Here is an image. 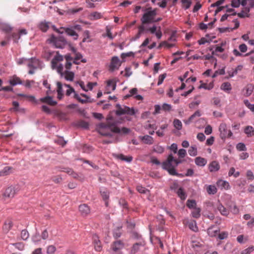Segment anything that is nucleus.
<instances>
[{
	"label": "nucleus",
	"mask_w": 254,
	"mask_h": 254,
	"mask_svg": "<svg viewBox=\"0 0 254 254\" xmlns=\"http://www.w3.org/2000/svg\"><path fill=\"white\" fill-rule=\"evenodd\" d=\"M129 128L127 127H122L120 129L119 127H116L114 124L108 123L107 124L101 123L99 126V132L102 135L110 136L111 135L112 132L120 133L122 132L124 134H127L129 132Z\"/></svg>",
	"instance_id": "nucleus-1"
},
{
	"label": "nucleus",
	"mask_w": 254,
	"mask_h": 254,
	"mask_svg": "<svg viewBox=\"0 0 254 254\" xmlns=\"http://www.w3.org/2000/svg\"><path fill=\"white\" fill-rule=\"evenodd\" d=\"M181 161L178 159H174L172 154H170L166 161L162 163V167L164 169L168 171L169 173L173 176H179L176 172L175 167L177 166Z\"/></svg>",
	"instance_id": "nucleus-2"
},
{
	"label": "nucleus",
	"mask_w": 254,
	"mask_h": 254,
	"mask_svg": "<svg viewBox=\"0 0 254 254\" xmlns=\"http://www.w3.org/2000/svg\"><path fill=\"white\" fill-rule=\"evenodd\" d=\"M157 14V8L152 10L151 7L146 9V11L143 14L141 19V24L145 26V24L153 23L154 21V18Z\"/></svg>",
	"instance_id": "nucleus-3"
},
{
	"label": "nucleus",
	"mask_w": 254,
	"mask_h": 254,
	"mask_svg": "<svg viewBox=\"0 0 254 254\" xmlns=\"http://www.w3.org/2000/svg\"><path fill=\"white\" fill-rule=\"evenodd\" d=\"M64 60V57L63 56L59 54V53L57 52L56 55L54 57L53 59L52 60L51 64L52 68L53 69H56L57 72L61 74V76H63L64 72L63 69L64 67L63 64H59L58 65V63L59 62L63 61Z\"/></svg>",
	"instance_id": "nucleus-4"
},
{
	"label": "nucleus",
	"mask_w": 254,
	"mask_h": 254,
	"mask_svg": "<svg viewBox=\"0 0 254 254\" xmlns=\"http://www.w3.org/2000/svg\"><path fill=\"white\" fill-rule=\"evenodd\" d=\"M219 131L220 137L223 140L230 137L233 134L232 131L227 128V125L225 123L220 124L219 127Z\"/></svg>",
	"instance_id": "nucleus-5"
},
{
	"label": "nucleus",
	"mask_w": 254,
	"mask_h": 254,
	"mask_svg": "<svg viewBox=\"0 0 254 254\" xmlns=\"http://www.w3.org/2000/svg\"><path fill=\"white\" fill-rule=\"evenodd\" d=\"M116 114L118 115H133L135 114L133 108H130L127 106H123L122 107L119 104L116 105Z\"/></svg>",
	"instance_id": "nucleus-6"
},
{
	"label": "nucleus",
	"mask_w": 254,
	"mask_h": 254,
	"mask_svg": "<svg viewBox=\"0 0 254 254\" xmlns=\"http://www.w3.org/2000/svg\"><path fill=\"white\" fill-rule=\"evenodd\" d=\"M49 40L50 43L58 48H63L66 43L64 38L62 36L56 37L54 36H52Z\"/></svg>",
	"instance_id": "nucleus-7"
},
{
	"label": "nucleus",
	"mask_w": 254,
	"mask_h": 254,
	"mask_svg": "<svg viewBox=\"0 0 254 254\" xmlns=\"http://www.w3.org/2000/svg\"><path fill=\"white\" fill-rule=\"evenodd\" d=\"M18 191V187L10 186L5 190L3 193V196L7 198H12Z\"/></svg>",
	"instance_id": "nucleus-8"
},
{
	"label": "nucleus",
	"mask_w": 254,
	"mask_h": 254,
	"mask_svg": "<svg viewBox=\"0 0 254 254\" xmlns=\"http://www.w3.org/2000/svg\"><path fill=\"white\" fill-rule=\"evenodd\" d=\"M121 65V63L120 61L119 58L117 56H114L112 58L111 64L110 65V70L114 71L117 69Z\"/></svg>",
	"instance_id": "nucleus-9"
},
{
	"label": "nucleus",
	"mask_w": 254,
	"mask_h": 254,
	"mask_svg": "<svg viewBox=\"0 0 254 254\" xmlns=\"http://www.w3.org/2000/svg\"><path fill=\"white\" fill-rule=\"evenodd\" d=\"M124 244L121 241H117L112 245V250L117 254H121L120 251L124 248Z\"/></svg>",
	"instance_id": "nucleus-10"
},
{
	"label": "nucleus",
	"mask_w": 254,
	"mask_h": 254,
	"mask_svg": "<svg viewBox=\"0 0 254 254\" xmlns=\"http://www.w3.org/2000/svg\"><path fill=\"white\" fill-rule=\"evenodd\" d=\"M113 156L117 159L125 161L127 163L131 162L133 160V157L131 156H125L123 154H114Z\"/></svg>",
	"instance_id": "nucleus-11"
},
{
	"label": "nucleus",
	"mask_w": 254,
	"mask_h": 254,
	"mask_svg": "<svg viewBox=\"0 0 254 254\" xmlns=\"http://www.w3.org/2000/svg\"><path fill=\"white\" fill-rule=\"evenodd\" d=\"M40 101L42 103H46L50 106H55L57 105V102L54 101L51 96H47L45 97L40 99Z\"/></svg>",
	"instance_id": "nucleus-12"
},
{
	"label": "nucleus",
	"mask_w": 254,
	"mask_h": 254,
	"mask_svg": "<svg viewBox=\"0 0 254 254\" xmlns=\"http://www.w3.org/2000/svg\"><path fill=\"white\" fill-rule=\"evenodd\" d=\"M79 210L83 216H86L90 212L89 206L86 204H81L79 206Z\"/></svg>",
	"instance_id": "nucleus-13"
},
{
	"label": "nucleus",
	"mask_w": 254,
	"mask_h": 254,
	"mask_svg": "<svg viewBox=\"0 0 254 254\" xmlns=\"http://www.w3.org/2000/svg\"><path fill=\"white\" fill-rule=\"evenodd\" d=\"M138 31L135 36L132 38V41H136L138 39L141 34H142L145 31V26L143 25H140L138 27Z\"/></svg>",
	"instance_id": "nucleus-14"
},
{
	"label": "nucleus",
	"mask_w": 254,
	"mask_h": 254,
	"mask_svg": "<svg viewBox=\"0 0 254 254\" xmlns=\"http://www.w3.org/2000/svg\"><path fill=\"white\" fill-rule=\"evenodd\" d=\"M144 246V242H139L134 244L131 250V253L134 254L137 253L141 248H143Z\"/></svg>",
	"instance_id": "nucleus-15"
},
{
	"label": "nucleus",
	"mask_w": 254,
	"mask_h": 254,
	"mask_svg": "<svg viewBox=\"0 0 254 254\" xmlns=\"http://www.w3.org/2000/svg\"><path fill=\"white\" fill-rule=\"evenodd\" d=\"M220 169V165L218 162L214 161L210 163L209 170L210 172H216Z\"/></svg>",
	"instance_id": "nucleus-16"
},
{
	"label": "nucleus",
	"mask_w": 254,
	"mask_h": 254,
	"mask_svg": "<svg viewBox=\"0 0 254 254\" xmlns=\"http://www.w3.org/2000/svg\"><path fill=\"white\" fill-rule=\"evenodd\" d=\"M13 226L12 221L10 219L6 220L3 226V230L5 232H8Z\"/></svg>",
	"instance_id": "nucleus-17"
},
{
	"label": "nucleus",
	"mask_w": 254,
	"mask_h": 254,
	"mask_svg": "<svg viewBox=\"0 0 254 254\" xmlns=\"http://www.w3.org/2000/svg\"><path fill=\"white\" fill-rule=\"evenodd\" d=\"M13 172V168L11 167L6 166L0 171V176L8 175Z\"/></svg>",
	"instance_id": "nucleus-18"
},
{
	"label": "nucleus",
	"mask_w": 254,
	"mask_h": 254,
	"mask_svg": "<svg viewBox=\"0 0 254 254\" xmlns=\"http://www.w3.org/2000/svg\"><path fill=\"white\" fill-rule=\"evenodd\" d=\"M195 163L199 166H204L207 163V160L204 158L201 157H197L195 159Z\"/></svg>",
	"instance_id": "nucleus-19"
},
{
	"label": "nucleus",
	"mask_w": 254,
	"mask_h": 254,
	"mask_svg": "<svg viewBox=\"0 0 254 254\" xmlns=\"http://www.w3.org/2000/svg\"><path fill=\"white\" fill-rule=\"evenodd\" d=\"M64 78L68 81H73L74 77V73L72 71H69L67 70H65L64 72Z\"/></svg>",
	"instance_id": "nucleus-20"
},
{
	"label": "nucleus",
	"mask_w": 254,
	"mask_h": 254,
	"mask_svg": "<svg viewBox=\"0 0 254 254\" xmlns=\"http://www.w3.org/2000/svg\"><path fill=\"white\" fill-rule=\"evenodd\" d=\"M94 249L96 251L101 252L102 250V247L101 242L98 240L97 237H95L93 241Z\"/></svg>",
	"instance_id": "nucleus-21"
},
{
	"label": "nucleus",
	"mask_w": 254,
	"mask_h": 254,
	"mask_svg": "<svg viewBox=\"0 0 254 254\" xmlns=\"http://www.w3.org/2000/svg\"><path fill=\"white\" fill-rule=\"evenodd\" d=\"M217 208L221 215L227 216L229 214V210L222 205V204L219 203L217 205Z\"/></svg>",
	"instance_id": "nucleus-22"
},
{
	"label": "nucleus",
	"mask_w": 254,
	"mask_h": 254,
	"mask_svg": "<svg viewBox=\"0 0 254 254\" xmlns=\"http://www.w3.org/2000/svg\"><path fill=\"white\" fill-rule=\"evenodd\" d=\"M57 93H58V98L60 100L63 98L64 96L63 90L62 87V84L60 82H57Z\"/></svg>",
	"instance_id": "nucleus-23"
},
{
	"label": "nucleus",
	"mask_w": 254,
	"mask_h": 254,
	"mask_svg": "<svg viewBox=\"0 0 254 254\" xmlns=\"http://www.w3.org/2000/svg\"><path fill=\"white\" fill-rule=\"evenodd\" d=\"M9 83L12 86H15L17 84H22V81L20 79L16 76H13L10 80Z\"/></svg>",
	"instance_id": "nucleus-24"
},
{
	"label": "nucleus",
	"mask_w": 254,
	"mask_h": 254,
	"mask_svg": "<svg viewBox=\"0 0 254 254\" xmlns=\"http://www.w3.org/2000/svg\"><path fill=\"white\" fill-rule=\"evenodd\" d=\"M244 132L248 137L254 136V128L252 126H247L245 128Z\"/></svg>",
	"instance_id": "nucleus-25"
},
{
	"label": "nucleus",
	"mask_w": 254,
	"mask_h": 254,
	"mask_svg": "<svg viewBox=\"0 0 254 254\" xmlns=\"http://www.w3.org/2000/svg\"><path fill=\"white\" fill-rule=\"evenodd\" d=\"M65 33L68 35L72 36L74 40H76L78 38V34L72 28H66L65 29Z\"/></svg>",
	"instance_id": "nucleus-26"
},
{
	"label": "nucleus",
	"mask_w": 254,
	"mask_h": 254,
	"mask_svg": "<svg viewBox=\"0 0 254 254\" xmlns=\"http://www.w3.org/2000/svg\"><path fill=\"white\" fill-rule=\"evenodd\" d=\"M102 17V15L101 13L96 11L91 13L89 15V19L91 20H96L101 18Z\"/></svg>",
	"instance_id": "nucleus-27"
},
{
	"label": "nucleus",
	"mask_w": 254,
	"mask_h": 254,
	"mask_svg": "<svg viewBox=\"0 0 254 254\" xmlns=\"http://www.w3.org/2000/svg\"><path fill=\"white\" fill-rule=\"evenodd\" d=\"M217 185L220 187L221 189L228 190L230 188V185L228 182L223 180H219L217 182Z\"/></svg>",
	"instance_id": "nucleus-28"
},
{
	"label": "nucleus",
	"mask_w": 254,
	"mask_h": 254,
	"mask_svg": "<svg viewBox=\"0 0 254 254\" xmlns=\"http://www.w3.org/2000/svg\"><path fill=\"white\" fill-rule=\"evenodd\" d=\"M39 65V61L36 59H32L28 63V66L30 68L36 69Z\"/></svg>",
	"instance_id": "nucleus-29"
},
{
	"label": "nucleus",
	"mask_w": 254,
	"mask_h": 254,
	"mask_svg": "<svg viewBox=\"0 0 254 254\" xmlns=\"http://www.w3.org/2000/svg\"><path fill=\"white\" fill-rule=\"evenodd\" d=\"M141 140L147 144H152L153 143V138L151 136L146 135L141 137Z\"/></svg>",
	"instance_id": "nucleus-30"
},
{
	"label": "nucleus",
	"mask_w": 254,
	"mask_h": 254,
	"mask_svg": "<svg viewBox=\"0 0 254 254\" xmlns=\"http://www.w3.org/2000/svg\"><path fill=\"white\" fill-rule=\"evenodd\" d=\"M39 28L43 32H46L49 28V23L45 21L41 22L39 25Z\"/></svg>",
	"instance_id": "nucleus-31"
},
{
	"label": "nucleus",
	"mask_w": 254,
	"mask_h": 254,
	"mask_svg": "<svg viewBox=\"0 0 254 254\" xmlns=\"http://www.w3.org/2000/svg\"><path fill=\"white\" fill-rule=\"evenodd\" d=\"M17 96L18 97H23L24 98L31 102H36L35 97L32 95H29L24 94H18Z\"/></svg>",
	"instance_id": "nucleus-32"
},
{
	"label": "nucleus",
	"mask_w": 254,
	"mask_h": 254,
	"mask_svg": "<svg viewBox=\"0 0 254 254\" xmlns=\"http://www.w3.org/2000/svg\"><path fill=\"white\" fill-rule=\"evenodd\" d=\"M206 190L209 194H214L217 192V189L214 185L207 186Z\"/></svg>",
	"instance_id": "nucleus-33"
},
{
	"label": "nucleus",
	"mask_w": 254,
	"mask_h": 254,
	"mask_svg": "<svg viewBox=\"0 0 254 254\" xmlns=\"http://www.w3.org/2000/svg\"><path fill=\"white\" fill-rule=\"evenodd\" d=\"M173 126L174 127L178 130H180L182 128L183 125L180 120L175 119L173 121Z\"/></svg>",
	"instance_id": "nucleus-34"
},
{
	"label": "nucleus",
	"mask_w": 254,
	"mask_h": 254,
	"mask_svg": "<svg viewBox=\"0 0 254 254\" xmlns=\"http://www.w3.org/2000/svg\"><path fill=\"white\" fill-rule=\"evenodd\" d=\"M190 156H195L197 154V148L195 145L191 146L188 151Z\"/></svg>",
	"instance_id": "nucleus-35"
},
{
	"label": "nucleus",
	"mask_w": 254,
	"mask_h": 254,
	"mask_svg": "<svg viewBox=\"0 0 254 254\" xmlns=\"http://www.w3.org/2000/svg\"><path fill=\"white\" fill-rule=\"evenodd\" d=\"M177 193L181 199L185 200L186 198V193L182 188H180L178 190Z\"/></svg>",
	"instance_id": "nucleus-36"
},
{
	"label": "nucleus",
	"mask_w": 254,
	"mask_h": 254,
	"mask_svg": "<svg viewBox=\"0 0 254 254\" xmlns=\"http://www.w3.org/2000/svg\"><path fill=\"white\" fill-rule=\"evenodd\" d=\"M189 227L194 232H197L198 230L195 221H191L189 223Z\"/></svg>",
	"instance_id": "nucleus-37"
},
{
	"label": "nucleus",
	"mask_w": 254,
	"mask_h": 254,
	"mask_svg": "<svg viewBox=\"0 0 254 254\" xmlns=\"http://www.w3.org/2000/svg\"><path fill=\"white\" fill-rule=\"evenodd\" d=\"M221 89L224 91H229L231 90V85L229 82L223 83L221 86Z\"/></svg>",
	"instance_id": "nucleus-38"
},
{
	"label": "nucleus",
	"mask_w": 254,
	"mask_h": 254,
	"mask_svg": "<svg viewBox=\"0 0 254 254\" xmlns=\"http://www.w3.org/2000/svg\"><path fill=\"white\" fill-rule=\"evenodd\" d=\"M100 192H101V195L102 197V198L103 199V200L104 201H105L106 205L108 206V202L107 201V200L108 199L109 197L108 192L107 191H105V190H104V191L101 190Z\"/></svg>",
	"instance_id": "nucleus-39"
},
{
	"label": "nucleus",
	"mask_w": 254,
	"mask_h": 254,
	"mask_svg": "<svg viewBox=\"0 0 254 254\" xmlns=\"http://www.w3.org/2000/svg\"><path fill=\"white\" fill-rule=\"evenodd\" d=\"M200 209L198 208H194L192 210L191 214L192 217L195 218H198L200 216Z\"/></svg>",
	"instance_id": "nucleus-40"
},
{
	"label": "nucleus",
	"mask_w": 254,
	"mask_h": 254,
	"mask_svg": "<svg viewBox=\"0 0 254 254\" xmlns=\"http://www.w3.org/2000/svg\"><path fill=\"white\" fill-rule=\"evenodd\" d=\"M218 230H214L213 227H210L208 229L207 233L210 237H214L218 234Z\"/></svg>",
	"instance_id": "nucleus-41"
},
{
	"label": "nucleus",
	"mask_w": 254,
	"mask_h": 254,
	"mask_svg": "<svg viewBox=\"0 0 254 254\" xmlns=\"http://www.w3.org/2000/svg\"><path fill=\"white\" fill-rule=\"evenodd\" d=\"M182 3V6L185 9H187L190 8L191 1L190 0H181Z\"/></svg>",
	"instance_id": "nucleus-42"
},
{
	"label": "nucleus",
	"mask_w": 254,
	"mask_h": 254,
	"mask_svg": "<svg viewBox=\"0 0 254 254\" xmlns=\"http://www.w3.org/2000/svg\"><path fill=\"white\" fill-rule=\"evenodd\" d=\"M74 98L76 99L77 100H78L79 102L81 103H86L87 102H91V101L87 100V99H81V97L79 95L77 94V93H75L74 95Z\"/></svg>",
	"instance_id": "nucleus-43"
},
{
	"label": "nucleus",
	"mask_w": 254,
	"mask_h": 254,
	"mask_svg": "<svg viewBox=\"0 0 254 254\" xmlns=\"http://www.w3.org/2000/svg\"><path fill=\"white\" fill-rule=\"evenodd\" d=\"M241 4L243 6H246L247 4H249L251 7H253L254 6V0H242Z\"/></svg>",
	"instance_id": "nucleus-44"
},
{
	"label": "nucleus",
	"mask_w": 254,
	"mask_h": 254,
	"mask_svg": "<svg viewBox=\"0 0 254 254\" xmlns=\"http://www.w3.org/2000/svg\"><path fill=\"white\" fill-rule=\"evenodd\" d=\"M153 151L158 153H162L164 151V148L160 145H155L153 147Z\"/></svg>",
	"instance_id": "nucleus-45"
},
{
	"label": "nucleus",
	"mask_w": 254,
	"mask_h": 254,
	"mask_svg": "<svg viewBox=\"0 0 254 254\" xmlns=\"http://www.w3.org/2000/svg\"><path fill=\"white\" fill-rule=\"evenodd\" d=\"M56 251V248L53 245H50L47 248V253L48 254H53Z\"/></svg>",
	"instance_id": "nucleus-46"
},
{
	"label": "nucleus",
	"mask_w": 254,
	"mask_h": 254,
	"mask_svg": "<svg viewBox=\"0 0 254 254\" xmlns=\"http://www.w3.org/2000/svg\"><path fill=\"white\" fill-rule=\"evenodd\" d=\"M29 233L26 230H23L21 232V237L23 240H26L29 238Z\"/></svg>",
	"instance_id": "nucleus-47"
},
{
	"label": "nucleus",
	"mask_w": 254,
	"mask_h": 254,
	"mask_svg": "<svg viewBox=\"0 0 254 254\" xmlns=\"http://www.w3.org/2000/svg\"><path fill=\"white\" fill-rule=\"evenodd\" d=\"M64 86L68 88V89L66 91V95L67 96H69L71 94V93H73L74 94L76 93L74 89L72 87H71L69 85L65 84Z\"/></svg>",
	"instance_id": "nucleus-48"
},
{
	"label": "nucleus",
	"mask_w": 254,
	"mask_h": 254,
	"mask_svg": "<svg viewBox=\"0 0 254 254\" xmlns=\"http://www.w3.org/2000/svg\"><path fill=\"white\" fill-rule=\"evenodd\" d=\"M107 86L111 88L112 90H114L116 88V83L112 80H109L107 81Z\"/></svg>",
	"instance_id": "nucleus-49"
},
{
	"label": "nucleus",
	"mask_w": 254,
	"mask_h": 254,
	"mask_svg": "<svg viewBox=\"0 0 254 254\" xmlns=\"http://www.w3.org/2000/svg\"><path fill=\"white\" fill-rule=\"evenodd\" d=\"M43 84L45 87L48 89V90L46 92L47 95L51 94L52 92L51 91L50 84H49L48 81L47 80H44Z\"/></svg>",
	"instance_id": "nucleus-50"
},
{
	"label": "nucleus",
	"mask_w": 254,
	"mask_h": 254,
	"mask_svg": "<svg viewBox=\"0 0 254 254\" xmlns=\"http://www.w3.org/2000/svg\"><path fill=\"white\" fill-rule=\"evenodd\" d=\"M254 251V247L251 246L248 248L244 250L241 252V254H250L252 252Z\"/></svg>",
	"instance_id": "nucleus-51"
},
{
	"label": "nucleus",
	"mask_w": 254,
	"mask_h": 254,
	"mask_svg": "<svg viewBox=\"0 0 254 254\" xmlns=\"http://www.w3.org/2000/svg\"><path fill=\"white\" fill-rule=\"evenodd\" d=\"M196 205V202L194 200L189 199L187 201V206L190 208H192L195 207Z\"/></svg>",
	"instance_id": "nucleus-52"
},
{
	"label": "nucleus",
	"mask_w": 254,
	"mask_h": 254,
	"mask_svg": "<svg viewBox=\"0 0 254 254\" xmlns=\"http://www.w3.org/2000/svg\"><path fill=\"white\" fill-rule=\"evenodd\" d=\"M245 105L253 112H254V104H251L248 100L244 101Z\"/></svg>",
	"instance_id": "nucleus-53"
},
{
	"label": "nucleus",
	"mask_w": 254,
	"mask_h": 254,
	"mask_svg": "<svg viewBox=\"0 0 254 254\" xmlns=\"http://www.w3.org/2000/svg\"><path fill=\"white\" fill-rule=\"evenodd\" d=\"M243 69V65H239L237 66L235 69H233V74H230V77H233L236 75L238 71L242 70Z\"/></svg>",
	"instance_id": "nucleus-54"
},
{
	"label": "nucleus",
	"mask_w": 254,
	"mask_h": 254,
	"mask_svg": "<svg viewBox=\"0 0 254 254\" xmlns=\"http://www.w3.org/2000/svg\"><path fill=\"white\" fill-rule=\"evenodd\" d=\"M136 190L139 193H146L147 191H148V190L145 188H144L141 186H137L136 187Z\"/></svg>",
	"instance_id": "nucleus-55"
},
{
	"label": "nucleus",
	"mask_w": 254,
	"mask_h": 254,
	"mask_svg": "<svg viewBox=\"0 0 254 254\" xmlns=\"http://www.w3.org/2000/svg\"><path fill=\"white\" fill-rule=\"evenodd\" d=\"M15 247L20 251H22L24 248V244L23 243H17L15 244H12Z\"/></svg>",
	"instance_id": "nucleus-56"
},
{
	"label": "nucleus",
	"mask_w": 254,
	"mask_h": 254,
	"mask_svg": "<svg viewBox=\"0 0 254 254\" xmlns=\"http://www.w3.org/2000/svg\"><path fill=\"white\" fill-rule=\"evenodd\" d=\"M166 75H167L166 73H163V74L159 75V78H158V81L157 83L158 86H159L163 83L164 79L166 77Z\"/></svg>",
	"instance_id": "nucleus-57"
},
{
	"label": "nucleus",
	"mask_w": 254,
	"mask_h": 254,
	"mask_svg": "<svg viewBox=\"0 0 254 254\" xmlns=\"http://www.w3.org/2000/svg\"><path fill=\"white\" fill-rule=\"evenodd\" d=\"M158 28L155 26L153 25L152 27H150L149 28H146L145 27V32L149 31L151 34L155 33Z\"/></svg>",
	"instance_id": "nucleus-58"
},
{
	"label": "nucleus",
	"mask_w": 254,
	"mask_h": 254,
	"mask_svg": "<svg viewBox=\"0 0 254 254\" xmlns=\"http://www.w3.org/2000/svg\"><path fill=\"white\" fill-rule=\"evenodd\" d=\"M236 148L239 151H245L246 150L245 145L243 143H239L236 146Z\"/></svg>",
	"instance_id": "nucleus-59"
},
{
	"label": "nucleus",
	"mask_w": 254,
	"mask_h": 254,
	"mask_svg": "<svg viewBox=\"0 0 254 254\" xmlns=\"http://www.w3.org/2000/svg\"><path fill=\"white\" fill-rule=\"evenodd\" d=\"M157 5L161 8H165L167 6V3L168 0H159Z\"/></svg>",
	"instance_id": "nucleus-60"
},
{
	"label": "nucleus",
	"mask_w": 254,
	"mask_h": 254,
	"mask_svg": "<svg viewBox=\"0 0 254 254\" xmlns=\"http://www.w3.org/2000/svg\"><path fill=\"white\" fill-rule=\"evenodd\" d=\"M241 0H232L231 5L234 7H238L241 4Z\"/></svg>",
	"instance_id": "nucleus-61"
},
{
	"label": "nucleus",
	"mask_w": 254,
	"mask_h": 254,
	"mask_svg": "<svg viewBox=\"0 0 254 254\" xmlns=\"http://www.w3.org/2000/svg\"><path fill=\"white\" fill-rule=\"evenodd\" d=\"M106 31L107 36L110 39H113L114 38V37L112 35V34L111 32V28L109 27V26H106Z\"/></svg>",
	"instance_id": "nucleus-62"
},
{
	"label": "nucleus",
	"mask_w": 254,
	"mask_h": 254,
	"mask_svg": "<svg viewBox=\"0 0 254 254\" xmlns=\"http://www.w3.org/2000/svg\"><path fill=\"white\" fill-rule=\"evenodd\" d=\"M97 1L95 0H86V2L87 4V7L89 8H94L95 5L94 4V2Z\"/></svg>",
	"instance_id": "nucleus-63"
},
{
	"label": "nucleus",
	"mask_w": 254,
	"mask_h": 254,
	"mask_svg": "<svg viewBox=\"0 0 254 254\" xmlns=\"http://www.w3.org/2000/svg\"><path fill=\"white\" fill-rule=\"evenodd\" d=\"M246 176L249 180H253L254 179V176L253 173L251 170L247 171Z\"/></svg>",
	"instance_id": "nucleus-64"
}]
</instances>
